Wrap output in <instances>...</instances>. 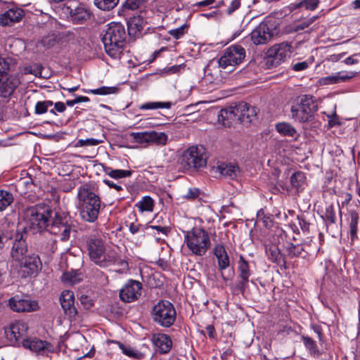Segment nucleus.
<instances>
[{
  "label": "nucleus",
  "instance_id": "1",
  "mask_svg": "<svg viewBox=\"0 0 360 360\" xmlns=\"http://www.w3.org/2000/svg\"><path fill=\"white\" fill-rule=\"evenodd\" d=\"M88 255L91 262L102 268L117 264L123 269L128 268V263L112 249H107L105 241L96 235L86 239Z\"/></svg>",
  "mask_w": 360,
  "mask_h": 360
},
{
  "label": "nucleus",
  "instance_id": "2",
  "mask_svg": "<svg viewBox=\"0 0 360 360\" xmlns=\"http://www.w3.org/2000/svg\"><path fill=\"white\" fill-rule=\"evenodd\" d=\"M77 207L82 219L93 223L98 219L101 210V198L91 185H82L78 188Z\"/></svg>",
  "mask_w": 360,
  "mask_h": 360
},
{
  "label": "nucleus",
  "instance_id": "3",
  "mask_svg": "<svg viewBox=\"0 0 360 360\" xmlns=\"http://www.w3.org/2000/svg\"><path fill=\"white\" fill-rule=\"evenodd\" d=\"M107 54L112 58H120L126 42V32L123 25L110 22L102 37Z\"/></svg>",
  "mask_w": 360,
  "mask_h": 360
},
{
  "label": "nucleus",
  "instance_id": "4",
  "mask_svg": "<svg viewBox=\"0 0 360 360\" xmlns=\"http://www.w3.org/2000/svg\"><path fill=\"white\" fill-rule=\"evenodd\" d=\"M71 227L68 224V216L65 212H58L52 211L51 217L48 221L47 234L46 238L50 237L47 242L46 248L49 251L53 252L56 247V240L52 237V235L60 234V240L67 241L70 238Z\"/></svg>",
  "mask_w": 360,
  "mask_h": 360
},
{
  "label": "nucleus",
  "instance_id": "5",
  "mask_svg": "<svg viewBox=\"0 0 360 360\" xmlns=\"http://www.w3.org/2000/svg\"><path fill=\"white\" fill-rule=\"evenodd\" d=\"M51 214L52 210L44 205H36L27 207L23 214L26 228L32 230L33 233L47 232L48 221Z\"/></svg>",
  "mask_w": 360,
  "mask_h": 360
},
{
  "label": "nucleus",
  "instance_id": "6",
  "mask_svg": "<svg viewBox=\"0 0 360 360\" xmlns=\"http://www.w3.org/2000/svg\"><path fill=\"white\" fill-rule=\"evenodd\" d=\"M185 241L192 253L199 256L204 255L211 245L207 232L200 227H194L188 231L185 235Z\"/></svg>",
  "mask_w": 360,
  "mask_h": 360
},
{
  "label": "nucleus",
  "instance_id": "7",
  "mask_svg": "<svg viewBox=\"0 0 360 360\" xmlns=\"http://www.w3.org/2000/svg\"><path fill=\"white\" fill-rule=\"evenodd\" d=\"M207 156L202 146H193L186 150L179 159L184 169L199 170L206 167Z\"/></svg>",
  "mask_w": 360,
  "mask_h": 360
},
{
  "label": "nucleus",
  "instance_id": "8",
  "mask_svg": "<svg viewBox=\"0 0 360 360\" xmlns=\"http://www.w3.org/2000/svg\"><path fill=\"white\" fill-rule=\"evenodd\" d=\"M153 321L162 327L169 328L176 321V312L174 305L167 300H160L152 309Z\"/></svg>",
  "mask_w": 360,
  "mask_h": 360
},
{
  "label": "nucleus",
  "instance_id": "9",
  "mask_svg": "<svg viewBox=\"0 0 360 360\" xmlns=\"http://www.w3.org/2000/svg\"><path fill=\"white\" fill-rule=\"evenodd\" d=\"M318 110V105L312 96H304L300 103L291 107L292 118L299 122H311Z\"/></svg>",
  "mask_w": 360,
  "mask_h": 360
},
{
  "label": "nucleus",
  "instance_id": "10",
  "mask_svg": "<svg viewBox=\"0 0 360 360\" xmlns=\"http://www.w3.org/2000/svg\"><path fill=\"white\" fill-rule=\"evenodd\" d=\"M245 55V50L242 46L232 45L225 50L224 55L218 60L219 65L223 69H228L229 72H232V68L240 64Z\"/></svg>",
  "mask_w": 360,
  "mask_h": 360
},
{
  "label": "nucleus",
  "instance_id": "11",
  "mask_svg": "<svg viewBox=\"0 0 360 360\" xmlns=\"http://www.w3.org/2000/svg\"><path fill=\"white\" fill-rule=\"evenodd\" d=\"M6 340L13 345H20L25 337L27 336L28 326L22 321L18 320L11 322L4 327Z\"/></svg>",
  "mask_w": 360,
  "mask_h": 360
},
{
  "label": "nucleus",
  "instance_id": "12",
  "mask_svg": "<svg viewBox=\"0 0 360 360\" xmlns=\"http://www.w3.org/2000/svg\"><path fill=\"white\" fill-rule=\"evenodd\" d=\"M291 45L288 42H283L274 44L267 52L266 65L269 68L277 67L288 57L291 53Z\"/></svg>",
  "mask_w": 360,
  "mask_h": 360
},
{
  "label": "nucleus",
  "instance_id": "13",
  "mask_svg": "<svg viewBox=\"0 0 360 360\" xmlns=\"http://www.w3.org/2000/svg\"><path fill=\"white\" fill-rule=\"evenodd\" d=\"M276 27H273L269 21L260 23L250 34V38L255 45L268 43L271 38L278 34Z\"/></svg>",
  "mask_w": 360,
  "mask_h": 360
},
{
  "label": "nucleus",
  "instance_id": "14",
  "mask_svg": "<svg viewBox=\"0 0 360 360\" xmlns=\"http://www.w3.org/2000/svg\"><path fill=\"white\" fill-rule=\"evenodd\" d=\"M143 285L141 282L129 279L120 290V298L125 303L137 300L141 295Z\"/></svg>",
  "mask_w": 360,
  "mask_h": 360
},
{
  "label": "nucleus",
  "instance_id": "15",
  "mask_svg": "<svg viewBox=\"0 0 360 360\" xmlns=\"http://www.w3.org/2000/svg\"><path fill=\"white\" fill-rule=\"evenodd\" d=\"M8 305L11 309L18 313L34 311L39 308L37 302L22 298L18 295L8 300Z\"/></svg>",
  "mask_w": 360,
  "mask_h": 360
},
{
  "label": "nucleus",
  "instance_id": "16",
  "mask_svg": "<svg viewBox=\"0 0 360 360\" xmlns=\"http://www.w3.org/2000/svg\"><path fill=\"white\" fill-rule=\"evenodd\" d=\"M20 263V271L23 277L36 275L41 269V262L38 255L25 256L18 261Z\"/></svg>",
  "mask_w": 360,
  "mask_h": 360
},
{
  "label": "nucleus",
  "instance_id": "17",
  "mask_svg": "<svg viewBox=\"0 0 360 360\" xmlns=\"http://www.w3.org/2000/svg\"><path fill=\"white\" fill-rule=\"evenodd\" d=\"M60 302L64 313L70 319H75L78 311L75 306L74 293L70 290H64L60 296Z\"/></svg>",
  "mask_w": 360,
  "mask_h": 360
},
{
  "label": "nucleus",
  "instance_id": "18",
  "mask_svg": "<svg viewBox=\"0 0 360 360\" xmlns=\"http://www.w3.org/2000/svg\"><path fill=\"white\" fill-rule=\"evenodd\" d=\"M322 218L325 221L328 232L333 236L335 237L339 233V227L336 223L337 218L335 215V208L333 204H330L326 208L324 214Z\"/></svg>",
  "mask_w": 360,
  "mask_h": 360
},
{
  "label": "nucleus",
  "instance_id": "19",
  "mask_svg": "<svg viewBox=\"0 0 360 360\" xmlns=\"http://www.w3.org/2000/svg\"><path fill=\"white\" fill-rule=\"evenodd\" d=\"M27 251V245L25 240L23 238L22 233H17L13 242L11 255L13 259L16 261H20Z\"/></svg>",
  "mask_w": 360,
  "mask_h": 360
},
{
  "label": "nucleus",
  "instance_id": "20",
  "mask_svg": "<svg viewBox=\"0 0 360 360\" xmlns=\"http://www.w3.org/2000/svg\"><path fill=\"white\" fill-rule=\"evenodd\" d=\"M24 11L20 8H12L0 15V25L11 26L20 22L24 16Z\"/></svg>",
  "mask_w": 360,
  "mask_h": 360
},
{
  "label": "nucleus",
  "instance_id": "21",
  "mask_svg": "<svg viewBox=\"0 0 360 360\" xmlns=\"http://www.w3.org/2000/svg\"><path fill=\"white\" fill-rule=\"evenodd\" d=\"M238 271L239 278H240V281L238 283V288L241 292H243L248 287L251 273L248 262L242 255L240 256Z\"/></svg>",
  "mask_w": 360,
  "mask_h": 360
},
{
  "label": "nucleus",
  "instance_id": "22",
  "mask_svg": "<svg viewBox=\"0 0 360 360\" xmlns=\"http://www.w3.org/2000/svg\"><path fill=\"white\" fill-rule=\"evenodd\" d=\"M265 252L268 259L273 263L286 269L285 256L283 255L276 244L269 243L265 245Z\"/></svg>",
  "mask_w": 360,
  "mask_h": 360
},
{
  "label": "nucleus",
  "instance_id": "23",
  "mask_svg": "<svg viewBox=\"0 0 360 360\" xmlns=\"http://www.w3.org/2000/svg\"><path fill=\"white\" fill-rule=\"evenodd\" d=\"M152 341L154 345L159 349V352L161 354H167L172 347V339L166 334H153Z\"/></svg>",
  "mask_w": 360,
  "mask_h": 360
},
{
  "label": "nucleus",
  "instance_id": "24",
  "mask_svg": "<svg viewBox=\"0 0 360 360\" xmlns=\"http://www.w3.org/2000/svg\"><path fill=\"white\" fill-rule=\"evenodd\" d=\"M22 344L25 348L29 349L36 353H41L45 350L49 351L50 347H51V343L46 341H42L36 338L23 339Z\"/></svg>",
  "mask_w": 360,
  "mask_h": 360
},
{
  "label": "nucleus",
  "instance_id": "25",
  "mask_svg": "<svg viewBox=\"0 0 360 360\" xmlns=\"http://www.w3.org/2000/svg\"><path fill=\"white\" fill-rule=\"evenodd\" d=\"M19 82L13 77H0V95L2 97H9L18 87Z\"/></svg>",
  "mask_w": 360,
  "mask_h": 360
},
{
  "label": "nucleus",
  "instance_id": "26",
  "mask_svg": "<svg viewBox=\"0 0 360 360\" xmlns=\"http://www.w3.org/2000/svg\"><path fill=\"white\" fill-rule=\"evenodd\" d=\"M284 250L286 253L285 257H288L290 259L305 258L308 255V252L302 244H293L291 242H288Z\"/></svg>",
  "mask_w": 360,
  "mask_h": 360
},
{
  "label": "nucleus",
  "instance_id": "27",
  "mask_svg": "<svg viewBox=\"0 0 360 360\" xmlns=\"http://www.w3.org/2000/svg\"><path fill=\"white\" fill-rule=\"evenodd\" d=\"M354 72H349V74H344L342 72H338L333 75H330L319 79V84L321 85H329L338 84L340 82H345L354 77Z\"/></svg>",
  "mask_w": 360,
  "mask_h": 360
},
{
  "label": "nucleus",
  "instance_id": "28",
  "mask_svg": "<svg viewBox=\"0 0 360 360\" xmlns=\"http://www.w3.org/2000/svg\"><path fill=\"white\" fill-rule=\"evenodd\" d=\"M217 169L222 176L231 179H235L240 173L239 167L232 163H220Z\"/></svg>",
  "mask_w": 360,
  "mask_h": 360
},
{
  "label": "nucleus",
  "instance_id": "29",
  "mask_svg": "<svg viewBox=\"0 0 360 360\" xmlns=\"http://www.w3.org/2000/svg\"><path fill=\"white\" fill-rule=\"evenodd\" d=\"M218 121L224 127H229L232 122H237L236 105L221 110L218 115Z\"/></svg>",
  "mask_w": 360,
  "mask_h": 360
},
{
  "label": "nucleus",
  "instance_id": "30",
  "mask_svg": "<svg viewBox=\"0 0 360 360\" xmlns=\"http://www.w3.org/2000/svg\"><path fill=\"white\" fill-rule=\"evenodd\" d=\"M145 20L141 15L131 17L127 22L129 35L136 36L141 33L145 25Z\"/></svg>",
  "mask_w": 360,
  "mask_h": 360
},
{
  "label": "nucleus",
  "instance_id": "31",
  "mask_svg": "<svg viewBox=\"0 0 360 360\" xmlns=\"http://www.w3.org/2000/svg\"><path fill=\"white\" fill-rule=\"evenodd\" d=\"M67 8L70 10L71 19L75 24H82L90 18V13L84 8H71L70 6H68Z\"/></svg>",
  "mask_w": 360,
  "mask_h": 360
},
{
  "label": "nucleus",
  "instance_id": "32",
  "mask_svg": "<svg viewBox=\"0 0 360 360\" xmlns=\"http://www.w3.org/2000/svg\"><path fill=\"white\" fill-rule=\"evenodd\" d=\"M349 234L350 236L352 243H354L355 240L359 239L357 232L359 217V214L355 210H350L349 212Z\"/></svg>",
  "mask_w": 360,
  "mask_h": 360
},
{
  "label": "nucleus",
  "instance_id": "33",
  "mask_svg": "<svg viewBox=\"0 0 360 360\" xmlns=\"http://www.w3.org/2000/svg\"><path fill=\"white\" fill-rule=\"evenodd\" d=\"M276 131L282 136H289L297 140L300 136L295 127L288 122H279L276 124Z\"/></svg>",
  "mask_w": 360,
  "mask_h": 360
},
{
  "label": "nucleus",
  "instance_id": "34",
  "mask_svg": "<svg viewBox=\"0 0 360 360\" xmlns=\"http://www.w3.org/2000/svg\"><path fill=\"white\" fill-rule=\"evenodd\" d=\"M319 0H300L299 2L292 3L289 5V10L293 11L296 9L304 8L306 10L314 11L317 8Z\"/></svg>",
  "mask_w": 360,
  "mask_h": 360
},
{
  "label": "nucleus",
  "instance_id": "35",
  "mask_svg": "<svg viewBox=\"0 0 360 360\" xmlns=\"http://www.w3.org/2000/svg\"><path fill=\"white\" fill-rule=\"evenodd\" d=\"M305 176L304 174L302 172H295L290 176V184L292 188H295L296 193H299L300 191L304 189V185L305 183Z\"/></svg>",
  "mask_w": 360,
  "mask_h": 360
},
{
  "label": "nucleus",
  "instance_id": "36",
  "mask_svg": "<svg viewBox=\"0 0 360 360\" xmlns=\"http://www.w3.org/2000/svg\"><path fill=\"white\" fill-rule=\"evenodd\" d=\"M167 135L165 132L149 131L148 143L164 146L167 143Z\"/></svg>",
  "mask_w": 360,
  "mask_h": 360
},
{
  "label": "nucleus",
  "instance_id": "37",
  "mask_svg": "<svg viewBox=\"0 0 360 360\" xmlns=\"http://www.w3.org/2000/svg\"><path fill=\"white\" fill-rule=\"evenodd\" d=\"M61 280L67 284L74 285L79 283L81 281L80 274L74 270L66 271L62 275Z\"/></svg>",
  "mask_w": 360,
  "mask_h": 360
},
{
  "label": "nucleus",
  "instance_id": "38",
  "mask_svg": "<svg viewBox=\"0 0 360 360\" xmlns=\"http://www.w3.org/2000/svg\"><path fill=\"white\" fill-rule=\"evenodd\" d=\"M117 343L124 354L135 359H142L144 358V354L142 352L134 349L129 346H126L120 342H117Z\"/></svg>",
  "mask_w": 360,
  "mask_h": 360
},
{
  "label": "nucleus",
  "instance_id": "39",
  "mask_svg": "<svg viewBox=\"0 0 360 360\" xmlns=\"http://www.w3.org/2000/svg\"><path fill=\"white\" fill-rule=\"evenodd\" d=\"M302 340L305 347L309 350L311 356L319 357L321 355L316 343L312 338L308 336H302Z\"/></svg>",
  "mask_w": 360,
  "mask_h": 360
},
{
  "label": "nucleus",
  "instance_id": "40",
  "mask_svg": "<svg viewBox=\"0 0 360 360\" xmlns=\"http://www.w3.org/2000/svg\"><path fill=\"white\" fill-rule=\"evenodd\" d=\"M120 0H94V5L102 11H111L119 4Z\"/></svg>",
  "mask_w": 360,
  "mask_h": 360
},
{
  "label": "nucleus",
  "instance_id": "41",
  "mask_svg": "<svg viewBox=\"0 0 360 360\" xmlns=\"http://www.w3.org/2000/svg\"><path fill=\"white\" fill-rule=\"evenodd\" d=\"M106 174L113 179H122L124 177H129L131 175L132 172L131 170L124 169H112L110 167H106L104 169Z\"/></svg>",
  "mask_w": 360,
  "mask_h": 360
},
{
  "label": "nucleus",
  "instance_id": "42",
  "mask_svg": "<svg viewBox=\"0 0 360 360\" xmlns=\"http://www.w3.org/2000/svg\"><path fill=\"white\" fill-rule=\"evenodd\" d=\"M245 106L246 103H239L238 104L236 105V112L237 122L246 124L250 123V120H247L245 118V115H247Z\"/></svg>",
  "mask_w": 360,
  "mask_h": 360
},
{
  "label": "nucleus",
  "instance_id": "43",
  "mask_svg": "<svg viewBox=\"0 0 360 360\" xmlns=\"http://www.w3.org/2000/svg\"><path fill=\"white\" fill-rule=\"evenodd\" d=\"M13 202V196L11 193L4 190H0V212L4 210Z\"/></svg>",
  "mask_w": 360,
  "mask_h": 360
},
{
  "label": "nucleus",
  "instance_id": "44",
  "mask_svg": "<svg viewBox=\"0 0 360 360\" xmlns=\"http://www.w3.org/2000/svg\"><path fill=\"white\" fill-rule=\"evenodd\" d=\"M172 105V103L167 102H148L140 106L141 110H153L158 108H167L169 109Z\"/></svg>",
  "mask_w": 360,
  "mask_h": 360
},
{
  "label": "nucleus",
  "instance_id": "45",
  "mask_svg": "<svg viewBox=\"0 0 360 360\" xmlns=\"http://www.w3.org/2000/svg\"><path fill=\"white\" fill-rule=\"evenodd\" d=\"M129 136L132 139L133 142L137 143H148L149 131L131 132Z\"/></svg>",
  "mask_w": 360,
  "mask_h": 360
},
{
  "label": "nucleus",
  "instance_id": "46",
  "mask_svg": "<svg viewBox=\"0 0 360 360\" xmlns=\"http://www.w3.org/2000/svg\"><path fill=\"white\" fill-rule=\"evenodd\" d=\"M137 206L141 212H151L153 210L154 201L150 196H144Z\"/></svg>",
  "mask_w": 360,
  "mask_h": 360
},
{
  "label": "nucleus",
  "instance_id": "47",
  "mask_svg": "<svg viewBox=\"0 0 360 360\" xmlns=\"http://www.w3.org/2000/svg\"><path fill=\"white\" fill-rule=\"evenodd\" d=\"M53 102L50 100H45L37 102L34 108L36 115H42L48 112L49 108L53 106Z\"/></svg>",
  "mask_w": 360,
  "mask_h": 360
},
{
  "label": "nucleus",
  "instance_id": "48",
  "mask_svg": "<svg viewBox=\"0 0 360 360\" xmlns=\"http://www.w3.org/2000/svg\"><path fill=\"white\" fill-rule=\"evenodd\" d=\"M217 263L219 266V269L221 271V277L224 281H227L228 278H226L224 275L223 271L228 268L230 264L229 257L227 255H224L221 257L217 258Z\"/></svg>",
  "mask_w": 360,
  "mask_h": 360
},
{
  "label": "nucleus",
  "instance_id": "49",
  "mask_svg": "<svg viewBox=\"0 0 360 360\" xmlns=\"http://www.w3.org/2000/svg\"><path fill=\"white\" fill-rule=\"evenodd\" d=\"M116 87L101 86L96 89H91L89 91L95 95H107L116 93Z\"/></svg>",
  "mask_w": 360,
  "mask_h": 360
},
{
  "label": "nucleus",
  "instance_id": "50",
  "mask_svg": "<svg viewBox=\"0 0 360 360\" xmlns=\"http://www.w3.org/2000/svg\"><path fill=\"white\" fill-rule=\"evenodd\" d=\"M11 59L0 58V77H6L8 70L10 68Z\"/></svg>",
  "mask_w": 360,
  "mask_h": 360
},
{
  "label": "nucleus",
  "instance_id": "51",
  "mask_svg": "<svg viewBox=\"0 0 360 360\" xmlns=\"http://www.w3.org/2000/svg\"><path fill=\"white\" fill-rule=\"evenodd\" d=\"M187 27L188 26L186 25H183L178 28L169 30L168 32L174 39H180L186 33V30Z\"/></svg>",
  "mask_w": 360,
  "mask_h": 360
},
{
  "label": "nucleus",
  "instance_id": "52",
  "mask_svg": "<svg viewBox=\"0 0 360 360\" xmlns=\"http://www.w3.org/2000/svg\"><path fill=\"white\" fill-rule=\"evenodd\" d=\"M145 1L146 0H126L123 6L125 8L135 10Z\"/></svg>",
  "mask_w": 360,
  "mask_h": 360
},
{
  "label": "nucleus",
  "instance_id": "53",
  "mask_svg": "<svg viewBox=\"0 0 360 360\" xmlns=\"http://www.w3.org/2000/svg\"><path fill=\"white\" fill-rule=\"evenodd\" d=\"M101 143H103L102 140L96 139L93 138L86 139H79L78 141V143L80 146H96Z\"/></svg>",
  "mask_w": 360,
  "mask_h": 360
},
{
  "label": "nucleus",
  "instance_id": "54",
  "mask_svg": "<svg viewBox=\"0 0 360 360\" xmlns=\"http://www.w3.org/2000/svg\"><path fill=\"white\" fill-rule=\"evenodd\" d=\"M318 18L317 15L312 16L311 18L307 19V20L300 23L296 26V31L302 30L307 27H308L311 24H312L316 19Z\"/></svg>",
  "mask_w": 360,
  "mask_h": 360
},
{
  "label": "nucleus",
  "instance_id": "55",
  "mask_svg": "<svg viewBox=\"0 0 360 360\" xmlns=\"http://www.w3.org/2000/svg\"><path fill=\"white\" fill-rule=\"evenodd\" d=\"M299 225L304 233H308L310 229V223L308 222L302 216H297Z\"/></svg>",
  "mask_w": 360,
  "mask_h": 360
},
{
  "label": "nucleus",
  "instance_id": "56",
  "mask_svg": "<svg viewBox=\"0 0 360 360\" xmlns=\"http://www.w3.org/2000/svg\"><path fill=\"white\" fill-rule=\"evenodd\" d=\"M245 110L247 115H245V118L247 120H250V122L252 121L253 117L257 115L256 108L246 103Z\"/></svg>",
  "mask_w": 360,
  "mask_h": 360
},
{
  "label": "nucleus",
  "instance_id": "57",
  "mask_svg": "<svg viewBox=\"0 0 360 360\" xmlns=\"http://www.w3.org/2000/svg\"><path fill=\"white\" fill-rule=\"evenodd\" d=\"M81 304L86 309H90L94 305L93 300L87 295H82L79 298Z\"/></svg>",
  "mask_w": 360,
  "mask_h": 360
},
{
  "label": "nucleus",
  "instance_id": "58",
  "mask_svg": "<svg viewBox=\"0 0 360 360\" xmlns=\"http://www.w3.org/2000/svg\"><path fill=\"white\" fill-rule=\"evenodd\" d=\"M214 254L217 259L221 257L224 255H227V252L223 245L217 244L214 248Z\"/></svg>",
  "mask_w": 360,
  "mask_h": 360
},
{
  "label": "nucleus",
  "instance_id": "59",
  "mask_svg": "<svg viewBox=\"0 0 360 360\" xmlns=\"http://www.w3.org/2000/svg\"><path fill=\"white\" fill-rule=\"evenodd\" d=\"M328 128H332L336 125H340L338 117L335 112H333L331 115H328Z\"/></svg>",
  "mask_w": 360,
  "mask_h": 360
},
{
  "label": "nucleus",
  "instance_id": "60",
  "mask_svg": "<svg viewBox=\"0 0 360 360\" xmlns=\"http://www.w3.org/2000/svg\"><path fill=\"white\" fill-rule=\"evenodd\" d=\"M146 229H155L158 231L162 233V234L167 236L170 232L171 229L169 226H149L146 227Z\"/></svg>",
  "mask_w": 360,
  "mask_h": 360
},
{
  "label": "nucleus",
  "instance_id": "61",
  "mask_svg": "<svg viewBox=\"0 0 360 360\" xmlns=\"http://www.w3.org/2000/svg\"><path fill=\"white\" fill-rule=\"evenodd\" d=\"M240 6V1L239 0H233L230 6L228 7L226 13L231 14L233 12L236 11Z\"/></svg>",
  "mask_w": 360,
  "mask_h": 360
},
{
  "label": "nucleus",
  "instance_id": "62",
  "mask_svg": "<svg viewBox=\"0 0 360 360\" xmlns=\"http://www.w3.org/2000/svg\"><path fill=\"white\" fill-rule=\"evenodd\" d=\"M308 67V63L306 61H303L294 64L292 69L295 72H299L306 70Z\"/></svg>",
  "mask_w": 360,
  "mask_h": 360
},
{
  "label": "nucleus",
  "instance_id": "63",
  "mask_svg": "<svg viewBox=\"0 0 360 360\" xmlns=\"http://www.w3.org/2000/svg\"><path fill=\"white\" fill-rule=\"evenodd\" d=\"M200 191L198 188H190L185 195L187 199H195L198 197Z\"/></svg>",
  "mask_w": 360,
  "mask_h": 360
},
{
  "label": "nucleus",
  "instance_id": "64",
  "mask_svg": "<svg viewBox=\"0 0 360 360\" xmlns=\"http://www.w3.org/2000/svg\"><path fill=\"white\" fill-rule=\"evenodd\" d=\"M61 39L65 40L73 39L75 37L74 32L71 30L63 31L60 33Z\"/></svg>",
  "mask_w": 360,
  "mask_h": 360
}]
</instances>
